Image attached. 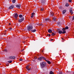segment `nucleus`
<instances>
[{
    "label": "nucleus",
    "instance_id": "f257e3e1",
    "mask_svg": "<svg viewBox=\"0 0 74 74\" xmlns=\"http://www.w3.org/2000/svg\"><path fill=\"white\" fill-rule=\"evenodd\" d=\"M33 28V27L31 26H28L27 27V30L28 31H31V30H32V28Z\"/></svg>",
    "mask_w": 74,
    "mask_h": 74
},
{
    "label": "nucleus",
    "instance_id": "f03ea898",
    "mask_svg": "<svg viewBox=\"0 0 74 74\" xmlns=\"http://www.w3.org/2000/svg\"><path fill=\"white\" fill-rule=\"evenodd\" d=\"M40 65L42 67H44L46 66V63L45 62H43L42 63H40Z\"/></svg>",
    "mask_w": 74,
    "mask_h": 74
},
{
    "label": "nucleus",
    "instance_id": "7ed1b4c3",
    "mask_svg": "<svg viewBox=\"0 0 74 74\" xmlns=\"http://www.w3.org/2000/svg\"><path fill=\"white\" fill-rule=\"evenodd\" d=\"M24 20V17H23L22 18H20L18 20V22H19V23H21V22H22V21H23Z\"/></svg>",
    "mask_w": 74,
    "mask_h": 74
},
{
    "label": "nucleus",
    "instance_id": "20e7f679",
    "mask_svg": "<svg viewBox=\"0 0 74 74\" xmlns=\"http://www.w3.org/2000/svg\"><path fill=\"white\" fill-rule=\"evenodd\" d=\"M14 8V5H12L11 6H10L9 8V9H10V10H11V9H12Z\"/></svg>",
    "mask_w": 74,
    "mask_h": 74
},
{
    "label": "nucleus",
    "instance_id": "39448f33",
    "mask_svg": "<svg viewBox=\"0 0 74 74\" xmlns=\"http://www.w3.org/2000/svg\"><path fill=\"white\" fill-rule=\"evenodd\" d=\"M57 31L58 32L59 34H62V31H61L59 29H57Z\"/></svg>",
    "mask_w": 74,
    "mask_h": 74
},
{
    "label": "nucleus",
    "instance_id": "423d86ee",
    "mask_svg": "<svg viewBox=\"0 0 74 74\" xmlns=\"http://www.w3.org/2000/svg\"><path fill=\"white\" fill-rule=\"evenodd\" d=\"M18 14L17 13H16L14 15V17L16 19H17V18H18Z\"/></svg>",
    "mask_w": 74,
    "mask_h": 74
},
{
    "label": "nucleus",
    "instance_id": "0eeeda50",
    "mask_svg": "<svg viewBox=\"0 0 74 74\" xmlns=\"http://www.w3.org/2000/svg\"><path fill=\"white\" fill-rule=\"evenodd\" d=\"M45 0H42L41 3L42 4H45Z\"/></svg>",
    "mask_w": 74,
    "mask_h": 74
},
{
    "label": "nucleus",
    "instance_id": "6e6552de",
    "mask_svg": "<svg viewBox=\"0 0 74 74\" xmlns=\"http://www.w3.org/2000/svg\"><path fill=\"white\" fill-rule=\"evenodd\" d=\"M16 7H17L18 9H20V7H21V4L16 5Z\"/></svg>",
    "mask_w": 74,
    "mask_h": 74
},
{
    "label": "nucleus",
    "instance_id": "1a4fd4ad",
    "mask_svg": "<svg viewBox=\"0 0 74 74\" xmlns=\"http://www.w3.org/2000/svg\"><path fill=\"white\" fill-rule=\"evenodd\" d=\"M70 12L71 14V15H72L73 14V10H72V8H71L70 9Z\"/></svg>",
    "mask_w": 74,
    "mask_h": 74
},
{
    "label": "nucleus",
    "instance_id": "9d476101",
    "mask_svg": "<svg viewBox=\"0 0 74 74\" xmlns=\"http://www.w3.org/2000/svg\"><path fill=\"white\" fill-rule=\"evenodd\" d=\"M9 58L10 59H15V57L14 56H10L9 57Z\"/></svg>",
    "mask_w": 74,
    "mask_h": 74
},
{
    "label": "nucleus",
    "instance_id": "9b49d317",
    "mask_svg": "<svg viewBox=\"0 0 74 74\" xmlns=\"http://www.w3.org/2000/svg\"><path fill=\"white\" fill-rule=\"evenodd\" d=\"M48 32L49 33H52V30H51V29H49L48 30Z\"/></svg>",
    "mask_w": 74,
    "mask_h": 74
},
{
    "label": "nucleus",
    "instance_id": "f8f14e48",
    "mask_svg": "<svg viewBox=\"0 0 74 74\" xmlns=\"http://www.w3.org/2000/svg\"><path fill=\"white\" fill-rule=\"evenodd\" d=\"M66 11H67L66 10H63L62 11L63 14H65V13H66Z\"/></svg>",
    "mask_w": 74,
    "mask_h": 74
},
{
    "label": "nucleus",
    "instance_id": "ddd939ff",
    "mask_svg": "<svg viewBox=\"0 0 74 74\" xmlns=\"http://www.w3.org/2000/svg\"><path fill=\"white\" fill-rule=\"evenodd\" d=\"M31 32H36V30L34 29V30H31Z\"/></svg>",
    "mask_w": 74,
    "mask_h": 74
},
{
    "label": "nucleus",
    "instance_id": "4468645a",
    "mask_svg": "<svg viewBox=\"0 0 74 74\" xmlns=\"http://www.w3.org/2000/svg\"><path fill=\"white\" fill-rule=\"evenodd\" d=\"M45 21H49V18H46L45 19Z\"/></svg>",
    "mask_w": 74,
    "mask_h": 74
},
{
    "label": "nucleus",
    "instance_id": "2eb2a0df",
    "mask_svg": "<svg viewBox=\"0 0 74 74\" xmlns=\"http://www.w3.org/2000/svg\"><path fill=\"white\" fill-rule=\"evenodd\" d=\"M19 18H23V16L21 14L19 15Z\"/></svg>",
    "mask_w": 74,
    "mask_h": 74
},
{
    "label": "nucleus",
    "instance_id": "dca6fc26",
    "mask_svg": "<svg viewBox=\"0 0 74 74\" xmlns=\"http://www.w3.org/2000/svg\"><path fill=\"white\" fill-rule=\"evenodd\" d=\"M16 1V0H13L12 1V2L13 3H15Z\"/></svg>",
    "mask_w": 74,
    "mask_h": 74
},
{
    "label": "nucleus",
    "instance_id": "f3484780",
    "mask_svg": "<svg viewBox=\"0 0 74 74\" xmlns=\"http://www.w3.org/2000/svg\"><path fill=\"white\" fill-rule=\"evenodd\" d=\"M65 6H66V7H68V6H69V4L67 3L66 4Z\"/></svg>",
    "mask_w": 74,
    "mask_h": 74
},
{
    "label": "nucleus",
    "instance_id": "a211bd4d",
    "mask_svg": "<svg viewBox=\"0 0 74 74\" xmlns=\"http://www.w3.org/2000/svg\"><path fill=\"white\" fill-rule=\"evenodd\" d=\"M42 58H41V57H40L39 58H38V60H42Z\"/></svg>",
    "mask_w": 74,
    "mask_h": 74
},
{
    "label": "nucleus",
    "instance_id": "6ab92c4d",
    "mask_svg": "<svg viewBox=\"0 0 74 74\" xmlns=\"http://www.w3.org/2000/svg\"><path fill=\"white\" fill-rule=\"evenodd\" d=\"M55 33L52 32V36H55Z\"/></svg>",
    "mask_w": 74,
    "mask_h": 74
},
{
    "label": "nucleus",
    "instance_id": "aec40b11",
    "mask_svg": "<svg viewBox=\"0 0 74 74\" xmlns=\"http://www.w3.org/2000/svg\"><path fill=\"white\" fill-rule=\"evenodd\" d=\"M49 74H53V73L52 71H50L49 73Z\"/></svg>",
    "mask_w": 74,
    "mask_h": 74
},
{
    "label": "nucleus",
    "instance_id": "412c9836",
    "mask_svg": "<svg viewBox=\"0 0 74 74\" xmlns=\"http://www.w3.org/2000/svg\"><path fill=\"white\" fill-rule=\"evenodd\" d=\"M41 58H42V59H43L44 60H45V58L44 57H41Z\"/></svg>",
    "mask_w": 74,
    "mask_h": 74
},
{
    "label": "nucleus",
    "instance_id": "4be33fe9",
    "mask_svg": "<svg viewBox=\"0 0 74 74\" xmlns=\"http://www.w3.org/2000/svg\"><path fill=\"white\" fill-rule=\"evenodd\" d=\"M51 15H52V16H53V14H54V13H53L51 12Z\"/></svg>",
    "mask_w": 74,
    "mask_h": 74
},
{
    "label": "nucleus",
    "instance_id": "5701e85b",
    "mask_svg": "<svg viewBox=\"0 0 74 74\" xmlns=\"http://www.w3.org/2000/svg\"><path fill=\"white\" fill-rule=\"evenodd\" d=\"M47 62L48 64H51V62L49 61H48Z\"/></svg>",
    "mask_w": 74,
    "mask_h": 74
},
{
    "label": "nucleus",
    "instance_id": "b1692460",
    "mask_svg": "<svg viewBox=\"0 0 74 74\" xmlns=\"http://www.w3.org/2000/svg\"><path fill=\"white\" fill-rule=\"evenodd\" d=\"M12 61H11V60H10V61H8V63H12Z\"/></svg>",
    "mask_w": 74,
    "mask_h": 74
},
{
    "label": "nucleus",
    "instance_id": "393cba45",
    "mask_svg": "<svg viewBox=\"0 0 74 74\" xmlns=\"http://www.w3.org/2000/svg\"><path fill=\"white\" fill-rule=\"evenodd\" d=\"M32 15L33 16H34V15H35V13H33L32 14Z\"/></svg>",
    "mask_w": 74,
    "mask_h": 74
},
{
    "label": "nucleus",
    "instance_id": "a878e982",
    "mask_svg": "<svg viewBox=\"0 0 74 74\" xmlns=\"http://www.w3.org/2000/svg\"><path fill=\"white\" fill-rule=\"evenodd\" d=\"M62 33V34H64V33H66V31H63Z\"/></svg>",
    "mask_w": 74,
    "mask_h": 74
},
{
    "label": "nucleus",
    "instance_id": "bb28decb",
    "mask_svg": "<svg viewBox=\"0 0 74 74\" xmlns=\"http://www.w3.org/2000/svg\"><path fill=\"white\" fill-rule=\"evenodd\" d=\"M53 20H54V21H55V22H56V18H54V17L53 18Z\"/></svg>",
    "mask_w": 74,
    "mask_h": 74
},
{
    "label": "nucleus",
    "instance_id": "cd10ccee",
    "mask_svg": "<svg viewBox=\"0 0 74 74\" xmlns=\"http://www.w3.org/2000/svg\"><path fill=\"white\" fill-rule=\"evenodd\" d=\"M40 11H43V10H44V8H40Z\"/></svg>",
    "mask_w": 74,
    "mask_h": 74
},
{
    "label": "nucleus",
    "instance_id": "c85d7f7f",
    "mask_svg": "<svg viewBox=\"0 0 74 74\" xmlns=\"http://www.w3.org/2000/svg\"><path fill=\"white\" fill-rule=\"evenodd\" d=\"M60 24L61 23L60 22H58V25H60Z\"/></svg>",
    "mask_w": 74,
    "mask_h": 74
},
{
    "label": "nucleus",
    "instance_id": "c756f323",
    "mask_svg": "<svg viewBox=\"0 0 74 74\" xmlns=\"http://www.w3.org/2000/svg\"><path fill=\"white\" fill-rule=\"evenodd\" d=\"M65 29H69V27H67V26L66 27H65Z\"/></svg>",
    "mask_w": 74,
    "mask_h": 74
},
{
    "label": "nucleus",
    "instance_id": "7c9ffc66",
    "mask_svg": "<svg viewBox=\"0 0 74 74\" xmlns=\"http://www.w3.org/2000/svg\"><path fill=\"white\" fill-rule=\"evenodd\" d=\"M66 30V28H63L62 29V30H63V31H64V30Z\"/></svg>",
    "mask_w": 74,
    "mask_h": 74
},
{
    "label": "nucleus",
    "instance_id": "2f4dec72",
    "mask_svg": "<svg viewBox=\"0 0 74 74\" xmlns=\"http://www.w3.org/2000/svg\"><path fill=\"white\" fill-rule=\"evenodd\" d=\"M9 30H12V27H10L9 28Z\"/></svg>",
    "mask_w": 74,
    "mask_h": 74
},
{
    "label": "nucleus",
    "instance_id": "473e14b6",
    "mask_svg": "<svg viewBox=\"0 0 74 74\" xmlns=\"http://www.w3.org/2000/svg\"><path fill=\"white\" fill-rule=\"evenodd\" d=\"M58 74H62V72H60L59 73H58Z\"/></svg>",
    "mask_w": 74,
    "mask_h": 74
},
{
    "label": "nucleus",
    "instance_id": "72a5a7b5",
    "mask_svg": "<svg viewBox=\"0 0 74 74\" xmlns=\"http://www.w3.org/2000/svg\"><path fill=\"white\" fill-rule=\"evenodd\" d=\"M4 51L5 52H7V49H5L4 50Z\"/></svg>",
    "mask_w": 74,
    "mask_h": 74
},
{
    "label": "nucleus",
    "instance_id": "f704fd0d",
    "mask_svg": "<svg viewBox=\"0 0 74 74\" xmlns=\"http://www.w3.org/2000/svg\"><path fill=\"white\" fill-rule=\"evenodd\" d=\"M29 66H27L26 67V69H29Z\"/></svg>",
    "mask_w": 74,
    "mask_h": 74
},
{
    "label": "nucleus",
    "instance_id": "c9c22d12",
    "mask_svg": "<svg viewBox=\"0 0 74 74\" xmlns=\"http://www.w3.org/2000/svg\"><path fill=\"white\" fill-rule=\"evenodd\" d=\"M39 26H42V24H38Z\"/></svg>",
    "mask_w": 74,
    "mask_h": 74
},
{
    "label": "nucleus",
    "instance_id": "e433bc0d",
    "mask_svg": "<svg viewBox=\"0 0 74 74\" xmlns=\"http://www.w3.org/2000/svg\"><path fill=\"white\" fill-rule=\"evenodd\" d=\"M23 60V59H20V61H22Z\"/></svg>",
    "mask_w": 74,
    "mask_h": 74
},
{
    "label": "nucleus",
    "instance_id": "4c0bfd02",
    "mask_svg": "<svg viewBox=\"0 0 74 74\" xmlns=\"http://www.w3.org/2000/svg\"><path fill=\"white\" fill-rule=\"evenodd\" d=\"M27 70H30V68H28L27 69Z\"/></svg>",
    "mask_w": 74,
    "mask_h": 74
},
{
    "label": "nucleus",
    "instance_id": "58836bf2",
    "mask_svg": "<svg viewBox=\"0 0 74 74\" xmlns=\"http://www.w3.org/2000/svg\"><path fill=\"white\" fill-rule=\"evenodd\" d=\"M69 2H71V0H69Z\"/></svg>",
    "mask_w": 74,
    "mask_h": 74
},
{
    "label": "nucleus",
    "instance_id": "ea45409f",
    "mask_svg": "<svg viewBox=\"0 0 74 74\" xmlns=\"http://www.w3.org/2000/svg\"><path fill=\"white\" fill-rule=\"evenodd\" d=\"M74 16L73 17V18H72V20L73 21V20H74Z\"/></svg>",
    "mask_w": 74,
    "mask_h": 74
},
{
    "label": "nucleus",
    "instance_id": "a19ab883",
    "mask_svg": "<svg viewBox=\"0 0 74 74\" xmlns=\"http://www.w3.org/2000/svg\"><path fill=\"white\" fill-rule=\"evenodd\" d=\"M45 61H46L47 62H48V60H46L45 59Z\"/></svg>",
    "mask_w": 74,
    "mask_h": 74
},
{
    "label": "nucleus",
    "instance_id": "79ce46f5",
    "mask_svg": "<svg viewBox=\"0 0 74 74\" xmlns=\"http://www.w3.org/2000/svg\"><path fill=\"white\" fill-rule=\"evenodd\" d=\"M33 15H32L31 17V18H33Z\"/></svg>",
    "mask_w": 74,
    "mask_h": 74
},
{
    "label": "nucleus",
    "instance_id": "37998d69",
    "mask_svg": "<svg viewBox=\"0 0 74 74\" xmlns=\"http://www.w3.org/2000/svg\"><path fill=\"white\" fill-rule=\"evenodd\" d=\"M5 35H6V32H5L4 33Z\"/></svg>",
    "mask_w": 74,
    "mask_h": 74
},
{
    "label": "nucleus",
    "instance_id": "c03bdc74",
    "mask_svg": "<svg viewBox=\"0 0 74 74\" xmlns=\"http://www.w3.org/2000/svg\"><path fill=\"white\" fill-rule=\"evenodd\" d=\"M8 65H9V64H7L6 66H8Z\"/></svg>",
    "mask_w": 74,
    "mask_h": 74
},
{
    "label": "nucleus",
    "instance_id": "a18cd8bd",
    "mask_svg": "<svg viewBox=\"0 0 74 74\" xmlns=\"http://www.w3.org/2000/svg\"><path fill=\"white\" fill-rule=\"evenodd\" d=\"M6 32H7V31L5 30V32L6 33Z\"/></svg>",
    "mask_w": 74,
    "mask_h": 74
},
{
    "label": "nucleus",
    "instance_id": "49530a36",
    "mask_svg": "<svg viewBox=\"0 0 74 74\" xmlns=\"http://www.w3.org/2000/svg\"><path fill=\"white\" fill-rule=\"evenodd\" d=\"M60 8H62V6H60Z\"/></svg>",
    "mask_w": 74,
    "mask_h": 74
},
{
    "label": "nucleus",
    "instance_id": "de8ad7c7",
    "mask_svg": "<svg viewBox=\"0 0 74 74\" xmlns=\"http://www.w3.org/2000/svg\"><path fill=\"white\" fill-rule=\"evenodd\" d=\"M49 36H51V35H50V34H49Z\"/></svg>",
    "mask_w": 74,
    "mask_h": 74
},
{
    "label": "nucleus",
    "instance_id": "09e8293b",
    "mask_svg": "<svg viewBox=\"0 0 74 74\" xmlns=\"http://www.w3.org/2000/svg\"><path fill=\"white\" fill-rule=\"evenodd\" d=\"M51 41H52V40H53V39H51Z\"/></svg>",
    "mask_w": 74,
    "mask_h": 74
},
{
    "label": "nucleus",
    "instance_id": "8fccbe9b",
    "mask_svg": "<svg viewBox=\"0 0 74 74\" xmlns=\"http://www.w3.org/2000/svg\"><path fill=\"white\" fill-rule=\"evenodd\" d=\"M24 50V49H22L21 51H23Z\"/></svg>",
    "mask_w": 74,
    "mask_h": 74
},
{
    "label": "nucleus",
    "instance_id": "3c124183",
    "mask_svg": "<svg viewBox=\"0 0 74 74\" xmlns=\"http://www.w3.org/2000/svg\"><path fill=\"white\" fill-rule=\"evenodd\" d=\"M34 58L35 59H36V58L35 57H34Z\"/></svg>",
    "mask_w": 74,
    "mask_h": 74
},
{
    "label": "nucleus",
    "instance_id": "603ef678",
    "mask_svg": "<svg viewBox=\"0 0 74 74\" xmlns=\"http://www.w3.org/2000/svg\"><path fill=\"white\" fill-rule=\"evenodd\" d=\"M9 25H11V23H9Z\"/></svg>",
    "mask_w": 74,
    "mask_h": 74
},
{
    "label": "nucleus",
    "instance_id": "864d4df0",
    "mask_svg": "<svg viewBox=\"0 0 74 74\" xmlns=\"http://www.w3.org/2000/svg\"><path fill=\"white\" fill-rule=\"evenodd\" d=\"M69 18H71V16H69Z\"/></svg>",
    "mask_w": 74,
    "mask_h": 74
},
{
    "label": "nucleus",
    "instance_id": "5fc2aeb1",
    "mask_svg": "<svg viewBox=\"0 0 74 74\" xmlns=\"http://www.w3.org/2000/svg\"><path fill=\"white\" fill-rule=\"evenodd\" d=\"M17 71H19L18 70H17Z\"/></svg>",
    "mask_w": 74,
    "mask_h": 74
},
{
    "label": "nucleus",
    "instance_id": "6e6d98bb",
    "mask_svg": "<svg viewBox=\"0 0 74 74\" xmlns=\"http://www.w3.org/2000/svg\"><path fill=\"white\" fill-rule=\"evenodd\" d=\"M47 36H49V35L48 34H47Z\"/></svg>",
    "mask_w": 74,
    "mask_h": 74
},
{
    "label": "nucleus",
    "instance_id": "4d7b16f0",
    "mask_svg": "<svg viewBox=\"0 0 74 74\" xmlns=\"http://www.w3.org/2000/svg\"><path fill=\"white\" fill-rule=\"evenodd\" d=\"M0 65H1V64H0Z\"/></svg>",
    "mask_w": 74,
    "mask_h": 74
},
{
    "label": "nucleus",
    "instance_id": "13d9d810",
    "mask_svg": "<svg viewBox=\"0 0 74 74\" xmlns=\"http://www.w3.org/2000/svg\"><path fill=\"white\" fill-rule=\"evenodd\" d=\"M0 11H1V10H0Z\"/></svg>",
    "mask_w": 74,
    "mask_h": 74
},
{
    "label": "nucleus",
    "instance_id": "bf43d9fd",
    "mask_svg": "<svg viewBox=\"0 0 74 74\" xmlns=\"http://www.w3.org/2000/svg\"><path fill=\"white\" fill-rule=\"evenodd\" d=\"M34 61H35V60H34Z\"/></svg>",
    "mask_w": 74,
    "mask_h": 74
}]
</instances>
